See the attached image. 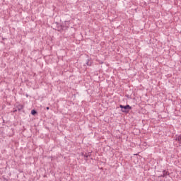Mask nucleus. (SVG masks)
<instances>
[{
    "mask_svg": "<svg viewBox=\"0 0 181 181\" xmlns=\"http://www.w3.org/2000/svg\"><path fill=\"white\" fill-rule=\"evenodd\" d=\"M31 114H32V115H36V114H37L36 110H33L31 111Z\"/></svg>",
    "mask_w": 181,
    "mask_h": 181,
    "instance_id": "3",
    "label": "nucleus"
},
{
    "mask_svg": "<svg viewBox=\"0 0 181 181\" xmlns=\"http://www.w3.org/2000/svg\"><path fill=\"white\" fill-rule=\"evenodd\" d=\"M47 110H49V107H47Z\"/></svg>",
    "mask_w": 181,
    "mask_h": 181,
    "instance_id": "5",
    "label": "nucleus"
},
{
    "mask_svg": "<svg viewBox=\"0 0 181 181\" xmlns=\"http://www.w3.org/2000/svg\"><path fill=\"white\" fill-rule=\"evenodd\" d=\"M119 107L122 110V112H128L129 111V110L132 109V107H131V106H129V105H127L126 106L120 105Z\"/></svg>",
    "mask_w": 181,
    "mask_h": 181,
    "instance_id": "1",
    "label": "nucleus"
},
{
    "mask_svg": "<svg viewBox=\"0 0 181 181\" xmlns=\"http://www.w3.org/2000/svg\"><path fill=\"white\" fill-rule=\"evenodd\" d=\"M63 29V28L62 27V25H60V24L57 23V30L60 32V30H62Z\"/></svg>",
    "mask_w": 181,
    "mask_h": 181,
    "instance_id": "2",
    "label": "nucleus"
},
{
    "mask_svg": "<svg viewBox=\"0 0 181 181\" xmlns=\"http://www.w3.org/2000/svg\"><path fill=\"white\" fill-rule=\"evenodd\" d=\"M176 139L178 142H181V135L178 136Z\"/></svg>",
    "mask_w": 181,
    "mask_h": 181,
    "instance_id": "4",
    "label": "nucleus"
}]
</instances>
